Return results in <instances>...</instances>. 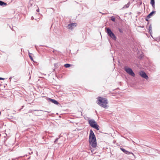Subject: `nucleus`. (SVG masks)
Wrapping results in <instances>:
<instances>
[{"mask_svg": "<svg viewBox=\"0 0 160 160\" xmlns=\"http://www.w3.org/2000/svg\"><path fill=\"white\" fill-rule=\"evenodd\" d=\"M96 103L100 106L106 108L108 103V100L105 98L99 97L97 98Z\"/></svg>", "mask_w": 160, "mask_h": 160, "instance_id": "2", "label": "nucleus"}, {"mask_svg": "<svg viewBox=\"0 0 160 160\" xmlns=\"http://www.w3.org/2000/svg\"><path fill=\"white\" fill-rule=\"evenodd\" d=\"M70 66V64L68 63L64 65V67L66 68H69Z\"/></svg>", "mask_w": 160, "mask_h": 160, "instance_id": "15", "label": "nucleus"}, {"mask_svg": "<svg viewBox=\"0 0 160 160\" xmlns=\"http://www.w3.org/2000/svg\"><path fill=\"white\" fill-rule=\"evenodd\" d=\"M88 123L90 126L92 128H93L97 130H99V126L97 125V122L93 119H91L88 121Z\"/></svg>", "mask_w": 160, "mask_h": 160, "instance_id": "3", "label": "nucleus"}, {"mask_svg": "<svg viewBox=\"0 0 160 160\" xmlns=\"http://www.w3.org/2000/svg\"><path fill=\"white\" fill-rule=\"evenodd\" d=\"M29 57L30 58L31 60L32 61H33V58H32V56L30 55V53H29Z\"/></svg>", "mask_w": 160, "mask_h": 160, "instance_id": "18", "label": "nucleus"}, {"mask_svg": "<svg viewBox=\"0 0 160 160\" xmlns=\"http://www.w3.org/2000/svg\"><path fill=\"white\" fill-rule=\"evenodd\" d=\"M136 158V156L133 153L131 152V159L134 160Z\"/></svg>", "mask_w": 160, "mask_h": 160, "instance_id": "11", "label": "nucleus"}, {"mask_svg": "<svg viewBox=\"0 0 160 160\" xmlns=\"http://www.w3.org/2000/svg\"><path fill=\"white\" fill-rule=\"evenodd\" d=\"M129 2L128 4L126 5H125L123 7V8H128L129 6Z\"/></svg>", "mask_w": 160, "mask_h": 160, "instance_id": "16", "label": "nucleus"}, {"mask_svg": "<svg viewBox=\"0 0 160 160\" xmlns=\"http://www.w3.org/2000/svg\"><path fill=\"white\" fill-rule=\"evenodd\" d=\"M125 71L129 74L130 75V68L127 66H125L124 68Z\"/></svg>", "mask_w": 160, "mask_h": 160, "instance_id": "8", "label": "nucleus"}, {"mask_svg": "<svg viewBox=\"0 0 160 160\" xmlns=\"http://www.w3.org/2000/svg\"><path fill=\"white\" fill-rule=\"evenodd\" d=\"M139 75L143 78L145 79L146 80L148 79V77L146 74V73L144 71H140L139 72Z\"/></svg>", "mask_w": 160, "mask_h": 160, "instance_id": "5", "label": "nucleus"}, {"mask_svg": "<svg viewBox=\"0 0 160 160\" xmlns=\"http://www.w3.org/2000/svg\"><path fill=\"white\" fill-rule=\"evenodd\" d=\"M44 112H46V111H44Z\"/></svg>", "mask_w": 160, "mask_h": 160, "instance_id": "27", "label": "nucleus"}, {"mask_svg": "<svg viewBox=\"0 0 160 160\" xmlns=\"http://www.w3.org/2000/svg\"><path fill=\"white\" fill-rule=\"evenodd\" d=\"M131 76L134 77L135 76L134 73L133 72V71L131 69Z\"/></svg>", "mask_w": 160, "mask_h": 160, "instance_id": "14", "label": "nucleus"}, {"mask_svg": "<svg viewBox=\"0 0 160 160\" xmlns=\"http://www.w3.org/2000/svg\"><path fill=\"white\" fill-rule=\"evenodd\" d=\"M150 4L154 8L155 7V1L154 0H151Z\"/></svg>", "mask_w": 160, "mask_h": 160, "instance_id": "12", "label": "nucleus"}, {"mask_svg": "<svg viewBox=\"0 0 160 160\" xmlns=\"http://www.w3.org/2000/svg\"><path fill=\"white\" fill-rule=\"evenodd\" d=\"M4 79H5V78H0V80H4Z\"/></svg>", "mask_w": 160, "mask_h": 160, "instance_id": "24", "label": "nucleus"}, {"mask_svg": "<svg viewBox=\"0 0 160 160\" xmlns=\"http://www.w3.org/2000/svg\"><path fill=\"white\" fill-rule=\"evenodd\" d=\"M76 25L77 24L76 23H72L68 25V27L69 29H72L74 27H76Z\"/></svg>", "mask_w": 160, "mask_h": 160, "instance_id": "7", "label": "nucleus"}, {"mask_svg": "<svg viewBox=\"0 0 160 160\" xmlns=\"http://www.w3.org/2000/svg\"><path fill=\"white\" fill-rule=\"evenodd\" d=\"M108 34L109 36L112 38L114 40H116V38L114 34L112 32L111 30L109 28H107V31Z\"/></svg>", "mask_w": 160, "mask_h": 160, "instance_id": "4", "label": "nucleus"}, {"mask_svg": "<svg viewBox=\"0 0 160 160\" xmlns=\"http://www.w3.org/2000/svg\"><path fill=\"white\" fill-rule=\"evenodd\" d=\"M24 105L23 106H22V108L20 109H19V111H20L21 109L22 108H23V107H24Z\"/></svg>", "mask_w": 160, "mask_h": 160, "instance_id": "23", "label": "nucleus"}, {"mask_svg": "<svg viewBox=\"0 0 160 160\" xmlns=\"http://www.w3.org/2000/svg\"><path fill=\"white\" fill-rule=\"evenodd\" d=\"M111 19L112 21H113L114 22L115 21V18L113 17H111Z\"/></svg>", "mask_w": 160, "mask_h": 160, "instance_id": "21", "label": "nucleus"}, {"mask_svg": "<svg viewBox=\"0 0 160 160\" xmlns=\"http://www.w3.org/2000/svg\"><path fill=\"white\" fill-rule=\"evenodd\" d=\"M47 100L56 105H58L59 104L58 102L55 100L52 99L50 98H48L47 99Z\"/></svg>", "mask_w": 160, "mask_h": 160, "instance_id": "6", "label": "nucleus"}, {"mask_svg": "<svg viewBox=\"0 0 160 160\" xmlns=\"http://www.w3.org/2000/svg\"><path fill=\"white\" fill-rule=\"evenodd\" d=\"M3 5H5L6 6L7 5V3L4 2H3L0 1V5L2 6Z\"/></svg>", "mask_w": 160, "mask_h": 160, "instance_id": "13", "label": "nucleus"}, {"mask_svg": "<svg viewBox=\"0 0 160 160\" xmlns=\"http://www.w3.org/2000/svg\"><path fill=\"white\" fill-rule=\"evenodd\" d=\"M89 142L93 148L96 147L97 145L96 139L95 136L92 130H91L90 131Z\"/></svg>", "mask_w": 160, "mask_h": 160, "instance_id": "1", "label": "nucleus"}, {"mask_svg": "<svg viewBox=\"0 0 160 160\" xmlns=\"http://www.w3.org/2000/svg\"><path fill=\"white\" fill-rule=\"evenodd\" d=\"M31 19H32V20H33V19H34V18H33V17H31Z\"/></svg>", "mask_w": 160, "mask_h": 160, "instance_id": "26", "label": "nucleus"}, {"mask_svg": "<svg viewBox=\"0 0 160 160\" xmlns=\"http://www.w3.org/2000/svg\"><path fill=\"white\" fill-rule=\"evenodd\" d=\"M155 11H152L147 16V18L148 19L150 18H151V16H152L153 14L155 13Z\"/></svg>", "mask_w": 160, "mask_h": 160, "instance_id": "9", "label": "nucleus"}, {"mask_svg": "<svg viewBox=\"0 0 160 160\" xmlns=\"http://www.w3.org/2000/svg\"><path fill=\"white\" fill-rule=\"evenodd\" d=\"M39 110H30L29 111L30 112H32L33 111H38Z\"/></svg>", "mask_w": 160, "mask_h": 160, "instance_id": "20", "label": "nucleus"}, {"mask_svg": "<svg viewBox=\"0 0 160 160\" xmlns=\"http://www.w3.org/2000/svg\"><path fill=\"white\" fill-rule=\"evenodd\" d=\"M121 150L124 153L127 154H129L130 153V152L127 151L125 149L122 148H120Z\"/></svg>", "mask_w": 160, "mask_h": 160, "instance_id": "10", "label": "nucleus"}, {"mask_svg": "<svg viewBox=\"0 0 160 160\" xmlns=\"http://www.w3.org/2000/svg\"><path fill=\"white\" fill-rule=\"evenodd\" d=\"M148 30L150 32L151 31L152 32V25L151 24L149 26V28H148Z\"/></svg>", "mask_w": 160, "mask_h": 160, "instance_id": "17", "label": "nucleus"}, {"mask_svg": "<svg viewBox=\"0 0 160 160\" xmlns=\"http://www.w3.org/2000/svg\"><path fill=\"white\" fill-rule=\"evenodd\" d=\"M32 1H30L29 3L28 4V7H30L32 6Z\"/></svg>", "mask_w": 160, "mask_h": 160, "instance_id": "19", "label": "nucleus"}, {"mask_svg": "<svg viewBox=\"0 0 160 160\" xmlns=\"http://www.w3.org/2000/svg\"><path fill=\"white\" fill-rule=\"evenodd\" d=\"M36 11L37 12H39V9L38 8V9H37V10H36Z\"/></svg>", "mask_w": 160, "mask_h": 160, "instance_id": "25", "label": "nucleus"}, {"mask_svg": "<svg viewBox=\"0 0 160 160\" xmlns=\"http://www.w3.org/2000/svg\"><path fill=\"white\" fill-rule=\"evenodd\" d=\"M59 138H57L55 139V140L54 141V142H56L58 139Z\"/></svg>", "mask_w": 160, "mask_h": 160, "instance_id": "22", "label": "nucleus"}]
</instances>
